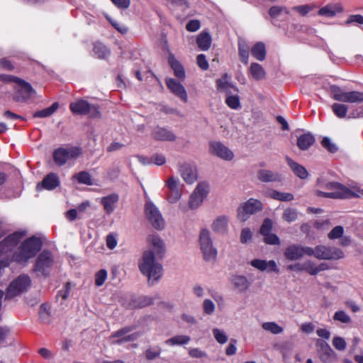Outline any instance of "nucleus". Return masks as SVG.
Segmentation results:
<instances>
[{
  "mask_svg": "<svg viewBox=\"0 0 363 363\" xmlns=\"http://www.w3.org/2000/svg\"><path fill=\"white\" fill-rule=\"evenodd\" d=\"M157 258L152 251H145L139 262L140 272L148 278V282L152 285L162 276V266L157 262Z\"/></svg>",
  "mask_w": 363,
  "mask_h": 363,
  "instance_id": "nucleus-1",
  "label": "nucleus"
},
{
  "mask_svg": "<svg viewBox=\"0 0 363 363\" xmlns=\"http://www.w3.org/2000/svg\"><path fill=\"white\" fill-rule=\"evenodd\" d=\"M42 247V241L36 237H31L23 241L13 254V259L18 263H26L33 257Z\"/></svg>",
  "mask_w": 363,
  "mask_h": 363,
  "instance_id": "nucleus-2",
  "label": "nucleus"
},
{
  "mask_svg": "<svg viewBox=\"0 0 363 363\" xmlns=\"http://www.w3.org/2000/svg\"><path fill=\"white\" fill-rule=\"evenodd\" d=\"M317 184L320 187H323L331 191L323 192L319 190L315 191V194L318 196H323L331 199H348L352 196H357L355 192L350 190V188L342 185L338 182H327L323 184V181L321 179H318Z\"/></svg>",
  "mask_w": 363,
  "mask_h": 363,
  "instance_id": "nucleus-3",
  "label": "nucleus"
},
{
  "mask_svg": "<svg viewBox=\"0 0 363 363\" xmlns=\"http://www.w3.org/2000/svg\"><path fill=\"white\" fill-rule=\"evenodd\" d=\"M199 248L204 261L213 263L217 259L218 251L214 247L209 230L201 229L199 234Z\"/></svg>",
  "mask_w": 363,
  "mask_h": 363,
  "instance_id": "nucleus-4",
  "label": "nucleus"
},
{
  "mask_svg": "<svg viewBox=\"0 0 363 363\" xmlns=\"http://www.w3.org/2000/svg\"><path fill=\"white\" fill-rule=\"evenodd\" d=\"M311 251L308 256H313L318 259L337 260L345 257L344 252L337 247L318 245L314 248L311 247Z\"/></svg>",
  "mask_w": 363,
  "mask_h": 363,
  "instance_id": "nucleus-5",
  "label": "nucleus"
},
{
  "mask_svg": "<svg viewBox=\"0 0 363 363\" xmlns=\"http://www.w3.org/2000/svg\"><path fill=\"white\" fill-rule=\"evenodd\" d=\"M71 111L76 115H88L90 118H99V106L89 104L84 99H77L69 104Z\"/></svg>",
  "mask_w": 363,
  "mask_h": 363,
  "instance_id": "nucleus-6",
  "label": "nucleus"
},
{
  "mask_svg": "<svg viewBox=\"0 0 363 363\" xmlns=\"http://www.w3.org/2000/svg\"><path fill=\"white\" fill-rule=\"evenodd\" d=\"M82 154V150L77 147H60L53 152V160L56 164L62 166L67 162L75 160Z\"/></svg>",
  "mask_w": 363,
  "mask_h": 363,
  "instance_id": "nucleus-7",
  "label": "nucleus"
},
{
  "mask_svg": "<svg viewBox=\"0 0 363 363\" xmlns=\"http://www.w3.org/2000/svg\"><path fill=\"white\" fill-rule=\"evenodd\" d=\"M55 263L52 254L48 250H43L35 260L34 271L40 275L46 276L50 273Z\"/></svg>",
  "mask_w": 363,
  "mask_h": 363,
  "instance_id": "nucleus-8",
  "label": "nucleus"
},
{
  "mask_svg": "<svg viewBox=\"0 0 363 363\" xmlns=\"http://www.w3.org/2000/svg\"><path fill=\"white\" fill-rule=\"evenodd\" d=\"M262 208L263 204L260 201L251 198L238 208V218L241 221H246L251 215L261 211Z\"/></svg>",
  "mask_w": 363,
  "mask_h": 363,
  "instance_id": "nucleus-9",
  "label": "nucleus"
},
{
  "mask_svg": "<svg viewBox=\"0 0 363 363\" xmlns=\"http://www.w3.org/2000/svg\"><path fill=\"white\" fill-rule=\"evenodd\" d=\"M28 275H20L9 284L6 294V298H12L26 291L30 285Z\"/></svg>",
  "mask_w": 363,
  "mask_h": 363,
  "instance_id": "nucleus-10",
  "label": "nucleus"
},
{
  "mask_svg": "<svg viewBox=\"0 0 363 363\" xmlns=\"http://www.w3.org/2000/svg\"><path fill=\"white\" fill-rule=\"evenodd\" d=\"M145 213L152 225L157 230L164 228V220L158 208L150 201L146 202Z\"/></svg>",
  "mask_w": 363,
  "mask_h": 363,
  "instance_id": "nucleus-11",
  "label": "nucleus"
},
{
  "mask_svg": "<svg viewBox=\"0 0 363 363\" xmlns=\"http://www.w3.org/2000/svg\"><path fill=\"white\" fill-rule=\"evenodd\" d=\"M179 180L172 176L165 181V186L168 189L167 201L169 203L178 202L182 196V189L179 188Z\"/></svg>",
  "mask_w": 363,
  "mask_h": 363,
  "instance_id": "nucleus-12",
  "label": "nucleus"
},
{
  "mask_svg": "<svg viewBox=\"0 0 363 363\" xmlns=\"http://www.w3.org/2000/svg\"><path fill=\"white\" fill-rule=\"evenodd\" d=\"M26 235V231H16L4 239L0 242V253L8 254L11 252L13 248Z\"/></svg>",
  "mask_w": 363,
  "mask_h": 363,
  "instance_id": "nucleus-13",
  "label": "nucleus"
},
{
  "mask_svg": "<svg viewBox=\"0 0 363 363\" xmlns=\"http://www.w3.org/2000/svg\"><path fill=\"white\" fill-rule=\"evenodd\" d=\"M311 252V247L294 244L285 249L284 255L286 259L290 261H296L304 256H308V253Z\"/></svg>",
  "mask_w": 363,
  "mask_h": 363,
  "instance_id": "nucleus-14",
  "label": "nucleus"
},
{
  "mask_svg": "<svg viewBox=\"0 0 363 363\" xmlns=\"http://www.w3.org/2000/svg\"><path fill=\"white\" fill-rule=\"evenodd\" d=\"M15 89L16 94L14 99L18 102L26 101L35 94V90L32 88L30 84L21 79L17 80Z\"/></svg>",
  "mask_w": 363,
  "mask_h": 363,
  "instance_id": "nucleus-15",
  "label": "nucleus"
},
{
  "mask_svg": "<svg viewBox=\"0 0 363 363\" xmlns=\"http://www.w3.org/2000/svg\"><path fill=\"white\" fill-rule=\"evenodd\" d=\"M209 152L211 155L225 161H231L234 158L233 151L218 141H213L210 143Z\"/></svg>",
  "mask_w": 363,
  "mask_h": 363,
  "instance_id": "nucleus-16",
  "label": "nucleus"
},
{
  "mask_svg": "<svg viewBox=\"0 0 363 363\" xmlns=\"http://www.w3.org/2000/svg\"><path fill=\"white\" fill-rule=\"evenodd\" d=\"M179 172L183 180L189 184L194 183L198 179L197 168L193 163L185 162L180 164Z\"/></svg>",
  "mask_w": 363,
  "mask_h": 363,
  "instance_id": "nucleus-17",
  "label": "nucleus"
},
{
  "mask_svg": "<svg viewBox=\"0 0 363 363\" xmlns=\"http://www.w3.org/2000/svg\"><path fill=\"white\" fill-rule=\"evenodd\" d=\"M317 352L321 362L323 363H331L334 352L330 345L322 340H317L315 342Z\"/></svg>",
  "mask_w": 363,
  "mask_h": 363,
  "instance_id": "nucleus-18",
  "label": "nucleus"
},
{
  "mask_svg": "<svg viewBox=\"0 0 363 363\" xmlns=\"http://www.w3.org/2000/svg\"><path fill=\"white\" fill-rule=\"evenodd\" d=\"M132 328L130 327H125L112 333L110 337L111 338H118L113 341V344H122L135 340L140 336V334L138 333L129 334Z\"/></svg>",
  "mask_w": 363,
  "mask_h": 363,
  "instance_id": "nucleus-19",
  "label": "nucleus"
},
{
  "mask_svg": "<svg viewBox=\"0 0 363 363\" xmlns=\"http://www.w3.org/2000/svg\"><path fill=\"white\" fill-rule=\"evenodd\" d=\"M166 85L172 94L179 98L182 101L187 102L188 96L184 86L177 80L172 78L166 79Z\"/></svg>",
  "mask_w": 363,
  "mask_h": 363,
  "instance_id": "nucleus-20",
  "label": "nucleus"
},
{
  "mask_svg": "<svg viewBox=\"0 0 363 363\" xmlns=\"http://www.w3.org/2000/svg\"><path fill=\"white\" fill-rule=\"evenodd\" d=\"M147 242L150 250L157 257L162 258L165 253V245L162 240L156 235H150L147 237Z\"/></svg>",
  "mask_w": 363,
  "mask_h": 363,
  "instance_id": "nucleus-21",
  "label": "nucleus"
},
{
  "mask_svg": "<svg viewBox=\"0 0 363 363\" xmlns=\"http://www.w3.org/2000/svg\"><path fill=\"white\" fill-rule=\"evenodd\" d=\"M229 221L228 216H219L213 220L211 228L217 234L226 235L228 232Z\"/></svg>",
  "mask_w": 363,
  "mask_h": 363,
  "instance_id": "nucleus-22",
  "label": "nucleus"
},
{
  "mask_svg": "<svg viewBox=\"0 0 363 363\" xmlns=\"http://www.w3.org/2000/svg\"><path fill=\"white\" fill-rule=\"evenodd\" d=\"M250 265L254 268L261 271L278 272L277 265L274 260L266 261L264 259H255L250 262Z\"/></svg>",
  "mask_w": 363,
  "mask_h": 363,
  "instance_id": "nucleus-23",
  "label": "nucleus"
},
{
  "mask_svg": "<svg viewBox=\"0 0 363 363\" xmlns=\"http://www.w3.org/2000/svg\"><path fill=\"white\" fill-rule=\"evenodd\" d=\"M60 184V179L57 175L55 173L48 174L42 181L41 183L37 184V190L41 191L45 189L47 190H52L58 186Z\"/></svg>",
  "mask_w": 363,
  "mask_h": 363,
  "instance_id": "nucleus-24",
  "label": "nucleus"
},
{
  "mask_svg": "<svg viewBox=\"0 0 363 363\" xmlns=\"http://www.w3.org/2000/svg\"><path fill=\"white\" fill-rule=\"evenodd\" d=\"M343 11V8L340 3L336 4H328L325 6L319 9L318 14L320 16L326 18H333L336 16L337 13Z\"/></svg>",
  "mask_w": 363,
  "mask_h": 363,
  "instance_id": "nucleus-25",
  "label": "nucleus"
},
{
  "mask_svg": "<svg viewBox=\"0 0 363 363\" xmlns=\"http://www.w3.org/2000/svg\"><path fill=\"white\" fill-rule=\"evenodd\" d=\"M152 137L156 140L174 141L176 136L172 131L162 127H157L152 131Z\"/></svg>",
  "mask_w": 363,
  "mask_h": 363,
  "instance_id": "nucleus-26",
  "label": "nucleus"
},
{
  "mask_svg": "<svg viewBox=\"0 0 363 363\" xmlns=\"http://www.w3.org/2000/svg\"><path fill=\"white\" fill-rule=\"evenodd\" d=\"M233 287L240 293L246 292L251 286L250 281L243 275H235L232 277Z\"/></svg>",
  "mask_w": 363,
  "mask_h": 363,
  "instance_id": "nucleus-27",
  "label": "nucleus"
},
{
  "mask_svg": "<svg viewBox=\"0 0 363 363\" xmlns=\"http://www.w3.org/2000/svg\"><path fill=\"white\" fill-rule=\"evenodd\" d=\"M118 201V196L116 194H111L107 196L103 197L101 200L104 211L106 213L110 214L112 213L115 208L116 204Z\"/></svg>",
  "mask_w": 363,
  "mask_h": 363,
  "instance_id": "nucleus-28",
  "label": "nucleus"
},
{
  "mask_svg": "<svg viewBox=\"0 0 363 363\" xmlns=\"http://www.w3.org/2000/svg\"><path fill=\"white\" fill-rule=\"evenodd\" d=\"M249 74L255 80H262L266 77V72L263 67L256 62L251 63L249 67Z\"/></svg>",
  "mask_w": 363,
  "mask_h": 363,
  "instance_id": "nucleus-29",
  "label": "nucleus"
},
{
  "mask_svg": "<svg viewBox=\"0 0 363 363\" xmlns=\"http://www.w3.org/2000/svg\"><path fill=\"white\" fill-rule=\"evenodd\" d=\"M168 62L177 77L179 79H184L185 78V72L182 65L176 60L174 55L172 53L169 54Z\"/></svg>",
  "mask_w": 363,
  "mask_h": 363,
  "instance_id": "nucleus-30",
  "label": "nucleus"
},
{
  "mask_svg": "<svg viewBox=\"0 0 363 363\" xmlns=\"http://www.w3.org/2000/svg\"><path fill=\"white\" fill-rule=\"evenodd\" d=\"M315 142V138L311 133H305L300 135L297 140V145L299 149L306 150Z\"/></svg>",
  "mask_w": 363,
  "mask_h": 363,
  "instance_id": "nucleus-31",
  "label": "nucleus"
},
{
  "mask_svg": "<svg viewBox=\"0 0 363 363\" xmlns=\"http://www.w3.org/2000/svg\"><path fill=\"white\" fill-rule=\"evenodd\" d=\"M257 178L262 182H272L279 180L278 174L267 169H260L257 172Z\"/></svg>",
  "mask_w": 363,
  "mask_h": 363,
  "instance_id": "nucleus-32",
  "label": "nucleus"
},
{
  "mask_svg": "<svg viewBox=\"0 0 363 363\" xmlns=\"http://www.w3.org/2000/svg\"><path fill=\"white\" fill-rule=\"evenodd\" d=\"M286 161L289 166L297 177L302 179L308 177V173L305 167L297 164L290 158H286Z\"/></svg>",
  "mask_w": 363,
  "mask_h": 363,
  "instance_id": "nucleus-33",
  "label": "nucleus"
},
{
  "mask_svg": "<svg viewBox=\"0 0 363 363\" xmlns=\"http://www.w3.org/2000/svg\"><path fill=\"white\" fill-rule=\"evenodd\" d=\"M250 46L247 43L242 39L238 41V52L239 57L242 62L245 65L248 63Z\"/></svg>",
  "mask_w": 363,
  "mask_h": 363,
  "instance_id": "nucleus-34",
  "label": "nucleus"
},
{
  "mask_svg": "<svg viewBox=\"0 0 363 363\" xmlns=\"http://www.w3.org/2000/svg\"><path fill=\"white\" fill-rule=\"evenodd\" d=\"M199 48L202 50H208L211 45V36L208 33H201L196 39Z\"/></svg>",
  "mask_w": 363,
  "mask_h": 363,
  "instance_id": "nucleus-35",
  "label": "nucleus"
},
{
  "mask_svg": "<svg viewBox=\"0 0 363 363\" xmlns=\"http://www.w3.org/2000/svg\"><path fill=\"white\" fill-rule=\"evenodd\" d=\"M190 340L191 337L189 335H179L165 340L164 343L169 346L184 345L188 344Z\"/></svg>",
  "mask_w": 363,
  "mask_h": 363,
  "instance_id": "nucleus-36",
  "label": "nucleus"
},
{
  "mask_svg": "<svg viewBox=\"0 0 363 363\" xmlns=\"http://www.w3.org/2000/svg\"><path fill=\"white\" fill-rule=\"evenodd\" d=\"M342 102L346 103H361L363 102V92L360 91H346Z\"/></svg>",
  "mask_w": 363,
  "mask_h": 363,
  "instance_id": "nucleus-37",
  "label": "nucleus"
},
{
  "mask_svg": "<svg viewBox=\"0 0 363 363\" xmlns=\"http://www.w3.org/2000/svg\"><path fill=\"white\" fill-rule=\"evenodd\" d=\"M252 55L257 60L262 61L265 59L266 50L264 44L262 43H256L251 49Z\"/></svg>",
  "mask_w": 363,
  "mask_h": 363,
  "instance_id": "nucleus-38",
  "label": "nucleus"
},
{
  "mask_svg": "<svg viewBox=\"0 0 363 363\" xmlns=\"http://www.w3.org/2000/svg\"><path fill=\"white\" fill-rule=\"evenodd\" d=\"M269 196L271 199L280 201H290L294 198V195L291 193L280 192L276 190L270 191L269 193Z\"/></svg>",
  "mask_w": 363,
  "mask_h": 363,
  "instance_id": "nucleus-39",
  "label": "nucleus"
},
{
  "mask_svg": "<svg viewBox=\"0 0 363 363\" xmlns=\"http://www.w3.org/2000/svg\"><path fill=\"white\" fill-rule=\"evenodd\" d=\"M59 104L57 102H55L51 106L45 109L36 111L33 113L34 118H46L52 115L58 108Z\"/></svg>",
  "mask_w": 363,
  "mask_h": 363,
  "instance_id": "nucleus-40",
  "label": "nucleus"
},
{
  "mask_svg": "<svg viewBox=\"0 0 363 363\" xmlns=\"http://www.w3.org/2000/svg\"><path fill=\"white\" fill-rule=\"evenodd\" d=\"M162 352V348L158 345L149 346L145 351V357L147 360L158 358Z\"/></svg>",
  "mask_w": 363,
  "mask_h": 363,
  "instance_id": "nucleus-41",
  "label": "nucleus"
},
{
  "mask_svg": "<svg viewBox=\"0 0 363 363\" xmlns=\"http://www.w3.org/2000/svg\"><path fill=\"white\" fill-rule=\"evenodd\" d=\"M262 328L268 331L274 335H278L281 333H283L284 329L282 327L279 326L277 323L275 322H265L263 323L262 325Z\"/></svg>",
  "mask_w": 363,
  "mask_h": 363,
  "instance_id": "nucleus-42",
  "label": "nucleus"
},
{
  "mask_svg": "<svg viewBox=\"0 0 363 363\" xmlns=\"http://www.w3.org/2000/svg\"><path fill=\"white\" fill-rule=\"evenodd\" d=\"M94 55L100 59H104L109 55V50L101 43H96L94 46Z\"/></svg>",
  "mask_w": 363,
  "mask_h": 363,
  "instance_id": "nucleus-43",
  "label": "nucleus"
},
{
  "mask_svg": "<svg viewBox=\"0 0 363 363\" xmlns=\"http://www.w3.org/2000/svg\"><path fill=\"white\" fill-rule=\"evenodd\" d=\"M74 178H75L78 181V182L80 184H84L86 185H92L93 184L91 177L90 174L87 172H85V171L80 172L79 173L74 175Z\"/></svg>",
  "mask_w": 363,
  "mask_h": 363,
  "instance_id": "nucleus-44",
  "label": "nucleus"
},
{
  "mask_svg": "<svg viewBox=\"0 0 363 363\" xmlns=\"http://www.w3.org/2000/svg\"><path fill=\"white\" fill-rule=\"evenodd\" d=\"M194 192L204 200L209 192V184L206 182H200L197 184Z\"/></svg>",
  "mask_w": 363,
  "mask_h": 363,
  "instance_id": "nucleus-45",
  "label": "nucleus"
},
{
  "mask_svg": "<svg viewBox=\"0 0 363 363\" xmlns=\"http://www.w3.org/2000/svg\"><path fill=\"white\" fill-rule=\"evenodd\" d=\"M298 218V211L295 208H286L282 214V218L288 223L295 221Z\"/></svg>",
  "mask_w": 363,
  "mask_h": 363,
  "instance_id": "nucleus-46",
  "label": "nucleus"
},
{
  "mask_svg": "<svg viewBox=\"0 0 363 363\" xmlns=\"http://www.w3.org/2000/svg\"><path fill=\"white\" fill-rule=\"evenodd\" d=\"M203 201V199L193 191L189 197V208L192 210L196 209L202 204Z\"/></svg>",
  "mask_w": 363,
  "mask_h": 363,
  "instance_id": "nucleus-47",
  "label": "nucleus"
},
{
  "mask_svg": "<svg viewBox=\"0 0 363 363\" xmlns=\"http://www.w3.org/2000/svg\"><path fill=\"white\" fill-rule=\"evenodd\" d=\"M202 308L205 315H211L215 311L216 305L211 299L206 298L203 301Z\"/></svg>",
  "mask_w": 363,
  "mask_h": 363,
  "instance_id": "nucleus-48",
  "label": "nucleus"
},
{
  "mask_svg": "<svg viewBox=\"0 0 363 363\" xmlns=\"http://www.w3.org/2000/svg\"><path fill=\"white\" fill-rule=\"evenodd\" d=\"M334 113L338 118H344L346 116L347 112V106L345 104H334L332 106Z\"/></svg>",
  "mask_w": 363,
  "mask_h": 363,
  "instance_id": "nucleus-49",
  "label": "nucleus"
},
{
  "mask_svg": "<svg viewBox=\"0 0 363 363\" xmlns=\"http://www.w3.org/2000/svg\"><path fill=\"white\" fill-rule=\"evenodd\" d=\"M39 315L41 321L44 323H48L50 320V308L46 305H42L40 308Z\"/></svg>",
  "mask_w": 363,
  "mask_h": 363,
  "instance_id": "nucleus-50",
  "label": "nucleus"
},
{
  "mask_svg": "<svg viewBox=\"0 0 363 363\" xmlns=\"http://www.w3.org/2000/svg\"><path fill=\"white\" fill-rule=\"evenodd\" d=\"M333 319L342 323H350L352 320L344 311H337L334 313Z\"/></svg>",
  "mask_w": 363,
  "mask_h": 363,
  "instance_id": "nucleus-51",
  "label": "nucleus"
},
{
  "mask_svg": "<svg viewBox=\"0 0 363 363\" xmlns=\"http://www.w3.org/2000/svg\"><path fill=\"white\" fill-rule=\"evenodd\" d=\"M213 335L216 341L220 344H225L228 341V337L225 332L218 328H213Z\"/></svg>",
  "mask_w": 363,
  "mask_h": 363,
  "instance_id": "nucleus-52",
  "label": "nucleus"
},
{
  "mask_svg": "<svg viewBox=\"0 0 363 363\" xmlns=\"http://www.w3.org/2000/svg\"><path fill=\"white\" fill-rule=\"evenodd\" d=\"M225 103L232 109H238L241 106L240 99L238 96H228Z\"/></svg>",
  "mask_w": 363,
  "mask_h": 363,
  "instance_id": "nucleus-53",
  "label": "nucleus"
},
{
  "mask_svg": "<svg viewBox=\"0 0 363 363\" xmlns=\"http://www.w3.org/2000/svg\"><path fill=\"white\" fill-rule=\"evenodd\" d=\"M228 74H225L221 79H219L216 81L218 89L225 91L228 90V89L230 87V84L228 82Z\"/></svg>",
  "mask_w": 363,
  "mask_h": 363,
  "instance_id": "nucleus-54",
  "label": "nucleus"
},
{
  "mask_svg": "<svg viewBox=\"0 0 363 363\" xmlns=\"http://www.w3.org/2000/svg\"><path fill=\"white\" fill-rule=\"evenodd\" d=\"M330 91L335 100L342 102V99H344L346 91H342L339 86L335 85L331 86Z\"/></svg>",
  "mask_w": 363,
  "mask_h": 363,
  "instance_id": "nucleus-55",
  "label": "nucleus"
},
{
  "mask_svg": "<svg viewBox=\"0 0 363 363\" xmlns=\"http://www.w3.org/2000/svg\"><path fill=\"white\" fill-rule=\"evenodd\" d=\"M304 268L305 272L311 275L318 274L317 265L311 259H308L304 262Z\"/></svg>",
  "mask_w": 363,
  "mask_h": 363,
  "instance_id": "nucleus-56",
  "label": "nucleus"
},
{
  "mask_svg": "<svg viewBox=\"0 0 363 363\" xmlns=\"http://www.w3.org/2000/svg\"><path fill=\"white\" fill-rule=\"evenodd\" d=\"M273 223L271 219L266 218L260 228L259 233L263 235H266L271 233L272 229Z\"/></svg>",
  "mask_w": 363,
  "mask_h": 363,
  "instance_id": "nucleus-57",
  "label": "nucleus"
},
{
  "mask_svg": "<svg viewBox=\"0 0 363 363\" xmlns=\"http://www.w3.org/2000/svg\"><path fill=\"white\" fill-rule=\"evenodd\" d=\"M315 8V6L305 4L293 7V10L297 11L300 15L304 16Z\"/></svg>",
  "mask_w": 363,
  "mask_h": 363,
  "instance_id": "nucleus-58",
  "label": "nucleus"
},
{
  "mask_svg": "<svg viewBox=\"0 0 363 363\" xmlns=\"http://www.w3.org/2000/svg\"><path fill=\"white\" fill-rule=\"evenodd\" d=\"M344 233V229L342 226L337 225L329 233L328 238L330 240H335L340 238L342 236Z\"/></svg>",
  "mask_w": 363,
  "mask_h": 363,
  "instance_id": "nucleus-59",
  "label": "nucleus"
},
{
  "mask_svg": "<svg viewBox=\"0 0 363 363\" xmlns=\"http://www.w3.org/2000/svg\"><path fill=\"white\" fill-rule=\"evenodd\" d=\"M107 278V272L105 269L99 270L95 276V284L96 286H100L104 284Z\"/></svg>",
  "mask_w": 363,
  "mask_h": 363,
  "instance_id": "nucleus-60",
  "label": "nucleus"
},
{
  "mask_svg": "<svg viewBox=\"0 0 363 363\" xmlns=\"http://www.w3.org/2000/svg\"><path fill=\"white\" fill-rule=\"evenodd\" d=\"M252 233L249 228H245L241 230L240 238L241 243H242V244L247 243L248 242H250L252 240Z\"/></svg>",
  "mask_w": 363,
  "mask_h": 363,
  "instance_id": "nucleus-61",
  "label": "nucleus"
},
{
  "mask_svg": "<svg viewBox=\"0 0 363 363\" xmlns=\"http://www.w3.org/2000/svg\"><path fill=\"white\" fill-rule=\"evenodd\" d=\"M333 345L336 350L342 351L345 350L347 343L344 338L341 337H335L333 340Z\"/></svg>",
  "mask_w": 363,
  "mask_h": 363,
  "instance_id": "nucleus-62",
  "label": "nucleus"
},
{
  "mask_svg": "<svg viewBox=\"0 0 363 363\" xmlns=\"http://www.w3.org/2000/svg\"><path fill=\"white\" fill-rule=\"evenodd\" d=\"M322 145L327 149L330 152H335L337 151V147L335 144H334L331 140L328 138L325 137L321 142Z\"/></svg>",
  "mask_w": 363,
  "mask_h": 363,
  "instance_id": "nucleus-63",
  "label": "nucleus"
},
{
  "mask_svg": "<svg viewBox=\"0 0 363 363\" xmlns=\"http://www.w3.org/2000/svg\"><path fill=\"white\" fill-rule=\"evenodd\" d=\"M181 319L189 325H195L198 323L196 317L191 314L184 313L181 315Z\"/></svg>",
  "mask_w": 363,
  "mask_h": 363,
  "instance_id": "nucleus-64",
  "label": "nucleus"
}]
</instances>
